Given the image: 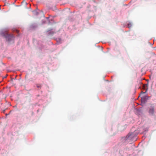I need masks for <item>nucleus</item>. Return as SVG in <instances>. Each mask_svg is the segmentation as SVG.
<instances>
[{
    "mask_svg": "<svg viewBox=\"0 0 156 156\" xmlns=\"http://www.w3.org/2000/svg\"><path fill=\"white\" fill-rule=\"evenodd\" d=\"M14 31H15V32H16V33H17V34H18L19 31H18V30H16V29H15V30H14Z\"/></svg>",
    "mask_w": 156,
    "mask_h": 156,
    "instance_id": "nucleus-8",
    "label": "nucleus"
},
{
    "mask_svg": "<svg viewBox=\"0 0 156 156\" xmlns=\"http://www.w3.org/2000/svg\"><path fill=\"white\" fill-rule=\"evenodd\" d=\"M149 97L147 96H143L141 98V100L142 102L144 103L148 99Z\"/></svg>",
    "mask_w": 156,
    "mask_h": 156,
    "instance_id": "nucleus-4",
    "label": "nucleus"
},
{
    "mask_svg": "<svg viewBox=\"0 0 156 156\" xmlns=\"http://www.w3.org/2000/svg\"><path fill=\"white\" fill-rule=\"evenodd\" d=\"M134 137V135L132 133H129L126 136V140H132L133 138Z\"/></svg>",
    "mask_w": 156,
    "mask_h": 156,
    "instance_id": "nucleus-2",
    "label": "nucleus"
},
{
    "mask_svg": "<svg viewBox=\"0 0 156 156\" xmlns=\"http://www.w3.org/2000/svg\"><path fill=\"white\" fill-rule=\"evenodd\" d=\"M154 112V107L153 105H151L149 108L148 112L150 115H153Z\"/></svg>",
    "mask_w": 156,
    "mask_h": 156,
    "instance_id": "nucleus-3",
    "label": "nucleus"
},
{
    "mask_svg": "<svg viewBox=\"0 0 156 156\" xmlns=\"http://www.w3.org/2000/svg\"><path fill=\"white\" fill-rule=\"evenodd\" d=\"M132 26V24L130 23H129L127 24V27L130 28Z\"/></svg>",
    "mask_w": 156,
    "mask_h": 156,
    "instance_id": "nucleus-5",
    "label": "nucleus"
},
{
    "mask_svg": "<svg viewBox=\"0 0 156 156\" xmlns=\"http://www.w3.org/2000/svg\"><path fill=\"white\" fill-rule=\"evenodd\" d=\"M34 14H35L37 15L38 14V12H37V11H34Z\"/></svg>",
    "mask_w": 156,
    "mask_h": 156,
    "instance_id": "nucleus-6",
    "label": "nucleus"
},
{
    "mask_svg": "<svg viewBox=\"0 0 156 156\" xmlns=\"http://www.w3.org/2000/svg\"><path fill=\"white\" fill-rule=\"evenodd\" d=\"M142 94H140V96H141V95H142Z\"/></svg>",
    "mask_w": 156,
    "mask_h": 156,
    "instance_id": "nucleus-10",
    "label": "nucleus"
},
{
    "mask_svg": "<svg viewBox=\"0 0 156 156\" xmlns=\"http://www.w3.org/2000/svg\"><path fill=\"white\" fill-rule=\"evenodd\" d=\"M2 35L5 38L6 40L9 42L13 40L14 37L12 34H9L7 30L2 32Z\"/></svg>",
    "mask_w": 156,
    "mask_h": 156,
    "instance_id": "nucleus-1",
    "label": "nucleus"
},
{
    "mask_svg": "<svg viewBox=\"0 0 156 156\" xmlns=\"http://www.w3.org/2000/svg\"><path fill=\"white\" fill-rule=\"evenodd\" d=\"M146 91H145V92H142V93H145L146 92Z\"/></svg>",
    "mask_w": 156,
    "mask_h": 156,
    "instance_id": "nucleus-9",
    "label": "nucleus"
},
{
    "mask_svg": "<svg viewBox=\"0 0 156 156\" xmlns=\"http://www.w3.org/2000/svg\"><path fill=\"white\" fill-rule=\"evenodd\" d=\"M48 33H49V34L51 33V34H53V31L52 30L49 31H48Z\"/></svg>",
    "mask_w": 156,
    "mask_h": 156,
    "instance_id": "nucleus-7",
    "label": "nucleus"
}]
</instances>
